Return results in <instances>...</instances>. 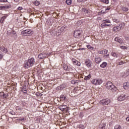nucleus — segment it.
<instances>
[{
    "label": "nucleus",
    "instance_id": "f257e3e1",
    "mask_svg": "<svg viewBox=\"0 0 129 129\" xmlns=\"http://www.w3.org/2000/svg\"><path fill=\"white\" fill-rule=\"evenodd\" d=\"M34 64H35V58L31 57V58H29L24 63V67L25 69H28V68H30V67L34 66Z\"/></svg>",
    "mask_w": 129,
    "mask_h": 129
},
{
    "label": "nucleus",
    "instance_id": "f03ea898",
    "mask_svg": "<svg viewBox=\"0 0 129 129\" xmlns=\"http://www.w3.org/2000/svg\"><path fill=\"white\" fill-rule=\"evenodd\" d=\"M105 86L108 90H111L113 92H115L117 90V88L112 84L110 81H108L106 83Z\"/></svg>",
    "mask_w": 129,
    "mask_h": 129
},
{
    "label": "nucleus",
    "instance_id": "7ed1b4c3",
    "mask_svg": "<svg viewBox=\"0 0 129 129\" xmlns=\"http://www.w3.org/2000/svg\"><path fill=\"white\" fill-rule=\"evenodd\" d=\"M22 36H32L34 34V31L32 29H28L21 31Z\"/></svg>",
    "mask_w": 129,
    "mask_h": 129
},
{
    "label": "nucleus",
    "instance_id": "20e7f679",
    "mask_svg": "<svg viewBox=\"0 0 129 129\" xmlns=\"http://www.w3.org/2000/svg\"><path fill=\"white\" fill-rule=\"evenodd\" d=\"M91 83L94 85H100L102 83V80L101 79H93L91 81Z\"/></svg>",
    "mask_w": 129,
    "mask_h": 129
},
{
    "label": "nucleus",
    "instance_id": "39448f33",
    "mask_svg": "<svg viewBox=\"0 0 129 129\" xmlns=\"http://www.w3.org/2000/svg\"><path fill=\"white\" fill-rule=\"evenodd\" d=\"M99 103L102 105H108L110 103V100L109 99H104L100 100Z\"/></svg>",
    "mask_w": 129,
    "mask_h": 129
},
{
    "label": "nucleus",
    "instance_id": "423d86ee",
    "mask_svg": "<svg viewBox=\"0 0 129 129\" xmlns=\"http://www.w3.org/2000/svg\"><path fill=\"white\" fill-rule=\"evenodd\" d=\"M82 32L81 31V30L78 29V30H76L74 31V34H73V36L74 37V38H79V37H80V35H81Z\"/></svg>",
    "mask_w": 129,
    "mask_h": 129
},
{
    "label": "nucleus",
    "instance_id": "0eeeda50",
    "mask_svg": "<svg viewBox=\"0 0 129 129\" xmlns=\"http://www.w3.org/2000/svg\"><path fill=\"white\" fill-rule=\"evenodd\" d=\"M125 100V95L124 94H122L120 95L117 98L118 101H123V100Z\"/></svg>",
    "mask_w": 129,
    "mask_h": 129
},
{
    "label": "nucleus",
    "instance_id": "6e6552de",
    "mask_svg": "<svg viewBox=\"0 0 129 129\" xmlns=\"http://www.w3.org/2000/svg\"><path fill=\"white\" fill-rule=\"evenodd\" d=\"M85 64L88 67H91V66H92V62L90 59H87L85 62Z\"/></svg>",
    "mask_w": 129,
    "mask_h": 129
},
{
    "label": "nucleus",
    "instance_id": "1a4fd4ad",
    "mask_svg": "<svg viewBox=\"0 0 129 129\" xmlns=\"http://www.w3.org/2000/svg\"><path fill=\"white\" fill-rule=\"evenodd\" d=\"M38 57L39 59H44V58H46V57H47V53L42 52L39 54Z\"/></svg>",
    "mask_w": 129,
    "mask_h": 129
},
{
    "label": "nucleus",
    "instance_id": "9d476101",
    "mask_svg": "<svg viewBox=\"0 0 129 129\" xmlns=\"http://www.w3.org/2000/svg\"><path fill=\"white\" fill-rule=\"evenodd\" d=\"M114 40L120 44H122V43H123V40H122V39L119 37H115L114 39Z\"/></svg>",
    "mask_w": 129,
    "mask_h": 129
},
{
    "label": "nucleus",
    "instance_id": "9b49d317",
    "mask_svg": "<svg viewBox=\"0 0 129 129\" xmlns=\"http://www.w3.org/2000/svg\"><path fill=\"white\" fill-rule=\"evenodd\" d=\"M0 50L1 52H3V53H8V52H9V51L8 50V49L6 47H5V46H0Z\"/></svg>",
    "mask_w": 129,
    "mask_h": 129
},
{
    "label": "nucleus",
    "instance_id": "f8f14e48",
    "mask_svg": "<svg viewBox=\"0 0 129 129\" xmlns=\"http://www.w3.org/2000/svg\"><path fill=\"white\" fill-rule=\"evenodd\" d=\"M123 88L125 89V90H127L129 88V82H126L123 84Z\"/></svg>",
    "mask_w": 129,
    "mask_h": 129
},
{
    "label": "nucleus",
    "instance_id": "ddd939ff",
    "mask_svg": "<svg viewBox=\"0 0 129 129\" xmlns=\"http://www.w3.org/2000/svg\"><path fill=\"white\" fill-rule=\"evenodd\" d=\"M112 31L114 33H117V32H119V31H120V29H119L118 26H114L112 28Z\"/></svg>",
    "mask_w": 129,
    "mask_h": 129
},
{
    "label": "nucleus",
    "instance_id": "4468645a",
    "mask_svg": "<svg viewBox=\"0 0 129 129\" xmlns=\"http://www.w3.org/2000/svg\"><path fill=\"white\" fill-rule=\"evenodd\" d=\"M108 52V50L106 49H104L102 50H99L98 53L100 54L101 55H105V54H107Z\"/></svg>",
    "mask_w": 129,
    "mask_h": 129
},
{
    "label": "nucleus",
    "instance_id": "2eb2a0df",
    "mask_svg": "<svg viewBox=\"0 0 129 129\" xmlns=\"http://www.w3.org/2000/svg\"><path fill=\"white\" fill-rule=\"evenodd\" d=\"M95 61L96 64H99L102 61V59L100 57H96L95 58Z\"/></svg>",
    "mask_w": 129,
    "mask_h": 129
},
{
    "label": "nucleus",
    "instance_id": "dca6fc26",
    "mask_svg": "<svg viewBox=\"0 0 129 129\" xmlns=\"http://www.w3.org/2000/svg\"><path fill=\"white\" fill-rule=\"evenodd\" d=\"M72 61L73 62V64L74 65H77V66H80L81 65L80 62L78 61L77 60L74 58L72 59Z\"/></svg>",
    "mask_w": 129,
    "mask_h": 129
},
{
    "label": "nucleus",
    "instance_id": "f3484780",
    "mask_svg": "<svg viewBox=\"0 0 129 129\" xmlns=\"http://www.w3.org/2000/svg\"><path fill=\"white\" fill-rule=\"evenodd\" d=\"M111 25L106 24V23H102L100 25L101 28H102L103 29H104V28H106L107 27H111Z\"/></svg>",
    "mask_w": 129,
    "mask_h": 129
},
{
    "label": "nucleus",
    "instance_id": "a211bd4d",
    "mask_svg": "<svg viewBox=\"0 0 129 129\" xmlns=\"http://www.w3.org/2000/svg\"><path fill=\"white\" fill-rule=\"evenodd\" d=\"M125 26V24H124V23L121 22L118 27L119 29H120V30H122V29H123L124 28Z\"/></svg>",
    "mask_w": 129,
    "mask_h": 129
},
{
    "label": "nucleus",
    "instance_id": "6ab92c4d",
    "mask_svg": "<svg viewBox=\"0 0 129 129\" xmlns=\"http://www.w3.org/2000/svg\"><path fill=\"white\" fill-rule=\"evenodd\" d=\"M82 12L83 13H85V14H89V13H90V12H89V10H88L86 8H83V9H82Z\"/></svg>",
    "mask_w": 129,
    "mask_h": 129
},
{
    "label": "nucleus",
    "instance_id": "aec40b11",
    "mask_svg": "<svg viewBox=\"0 0 129 129\" xmlns=\"http://www.w3.org/2000/svg\"><path fill=\"white\" fill-rule=\"evenodd\" d=\"M59 108L61 111H64L65 109H66V105H61L59 106Z\"/></svg>",
    "mask_w": 129,
    "mask_h": 129
},
{
    "label": "nucleus",
    "instance_id": "412c9836",
    "mask_svg": "<svg viewBox=\"0 0 129 129\" xmlns=\"http://www.w3.org/2000/svg\"><path fill=\"white\" fill-rule=\"evenodd\" d=\"M107 66V63L106 62H103L102 64H100V67L101 68H105Z\"/></svg>",
    "mask_w": 129,
    "mask_h": 129
},
{
    "label": "nucleus",
    "instance_id": "4be33fe9",
    "mask_svg": "<svg viewBox=\"0 0 129 129\" xmlns=\"http://www.w3.org/2000/svg\"><path fill=\"white\" fill-rule=\"evenodd\" d=\"M102 23L103 24H110V20L108 19L103 20Z\"/></svg>",
    "mask_w": 129,
    "mask_h": 129
},
{
    "label": "nucleus",
    "instance_id": "5701e85b",
    "mask_svg": "<svg viewBox=\"0 0 129 129\" xmlns=\"http://www.w3.org/2000/svg\"><path fill=\"white\" fill-rule=\"evenodd\" d=\"M114 129H122V127L119 124H116L114 126Z\"/></svg>",
    "mask_w": 129,
    "mask_h": 129
},
{
    "label": "nucleus",
    "instance_id": "b1692460",
    "mask_svg": "<svg viewBox=\"0 0 129 129\" xmlns=\"http://www.w3.org/2000/svg\"><path fill=\"white\" fill-rule=\"evenodd\" d=\"M66 3L68 6H71L72 4V0H66Z\"/></svg>",
    "mask_w": 129,
    "mask_h": 129
},
{
    "label": "nucleus",
    "instance_id": "393cba45",
    "mask_svg": "<svg viewBox=\"0 0 129 129\" xmlns=\"http://www.w3.org/2000/svg\"><path fill=\"white\" fill-rule=\"evenodd\" d=\"M87 47L89 50H93V51H94V47L91 46V45H87Z\"/></svg>",
    "mask_w": 129,
    "mask_h": 129
},
{
    "label": "nucleus",
    "instance_id": "a878e982",
    "mask_svg": "<svg viewBox=\"0 0 129 129\" xmlns=\"http://www.w3.org/2000/svg\"><path fill=\"white\" fill-rule=\"evenodd\" d=\"M105 123H102L99 125V127H100L102 129H104V127H105Z\"/></svg>",
    "mask_w": 129,
    "mask_h": 129
},
{
    "label": "nucleus",
    "instance_id": "bb28decb",
    "mask_svg": "<svg viewBox=\"0 0 129 129\" xmlns=\"http://www.w3.org/2000/svg\"><path fill=\"white\" fill-rule=\"evenodd\" d=\"M3 8H4V10H9V9H10V8H12V6H11V5L4 6H3Z\"/></svg>",
    "mask_w": 129,
    "mask_h": 129
},
{
    "label": "nucleus",
    "instance_id": "cd10ccee",
    "mask_svg": "<svg viewBox=\"0 0 129 129\" xmlns=\"http://www.w3.org/2000/svg\"><path fill=\"white\" fill-rule=\"evenodd\" d=\"M91 78V76H90V74H89L88 76H86L84 78L85 80H89Z\"/></svg>",
    "mask_w": 129,
    "mask_h": 129
},
{
    "label": "nucleus",
    "instance_id": "c85d7f7f",
    "mask_svg": "<svg viewBox=\"0 0 129 129\" xmlns=\"http://www.w3.org/2000/svg\"><path fill=\"white\" fill-rule=\"evenodd\" d=\"M121 9L124 12H127V11H128V8H127L126 7H122Z\"/></svg>",
    "mask_w": 129,
    "mask_h": 129
},
{
    "label": "nucleus",
    "instance_id": "c756f323",
    "mask_svg": "<svg viewBox=\"0 0 129 129\" xmlns=\"http://www.w3.org/2000/svg\"><path fill=\"white\" fill-rule=\"evenodd\" d=\"M100 2L104 3V4H106V5H107L109 3L108 0H100Z\"/></svg>",
    "mask_w": 129,
    "mask_h": 129
},
{
    "label": "nucleus",
    "instance_id": "7c9ffc66",
    "mask_svg": "<svg viewBox=\"0 0 129 129\" xmlns=\"http://www.w3.org/2000/svg\"><path fill=\"white\" fill-rule=\"evenodd\" d=\"M111 56H112L113 57H115L116 58H117V54H116V53H115L114 52H111Z\"/></svg>",
    "mask_w": 129,
    "mask_h": 129
},
{
    "label": "nucleus",
    "instance_id": "2f4dec72",
    "mask_svg": "<svg viewBox=\"0 0 129 129\" xmlns=\"http://www.w3.org/2000/svg\"><path fill=\"white\" fill-rule=\"evenodd\" d=\"M60 32H64V31H65V30H66V26H62L61 28H60Z\"/></svg>",
    "mask_w": 129,
    "mask_h": 129
},
{
    "label": "nucleus",
    "instance_id": "473e14b6",
    "mask_svg": "<svg viewBox=\"0 0 129 129\" xmlns=\"http://www.w3.org/2000/svg\"><path fill=\"white\" fill-rule=\"evenodd\" d=\"M34 4L35 5V6H39V5H40V2H39L38 1H35L34 3Z\"/></svg>",
    "mask_w": 129,
    "mask_h": 129
},
{
    "label": "nucleus",
    "instance_id": "72a5a7b5",
    "mask_svg": "<svg viewBox=\"0 0 129 129\" xmlns=\"http://www.w3.org/2000/svg\"><path fill=\"white\" fill-rule=\"evenodd\" d=\"M120 48H121V49H122L123 50H124L125 49H127V47H126L125 46H123V45L120 46Z\"/></svg>",
    "mask_w": 129,
    "mask_h": 129
},
{
    "label": "nucleus",
    "instance_id": "f704fd0d",
    "mask_svg": "<svg viewBox=\"0 0 129 129\" xmlns=\"http://www.w3.org/2000/svg\"><path fill=\"white\" fill-rule=\"evenodd\" d=\"M63 69L64 70H69V68H68V66H67V65L63 66Z\"/></svg>",
    "mask_w": 129,
    "mask_h": 129
},
{
    "label": "nucleus",
    "instance_id": "c9c22d12",
    "mask_svg": "<svg viewBox=\"0 0 129 129\" xmlns=\"http://www.w3.org/2000/svg\"><path fill=\"white\" fill-rule=\"evenodd\" d=\"M78 3H85V2L87 1V0H77Z\"/></svg>",
    "mask_w": 129,
    "mask_h": 129
},
{
    "label": "nucleus",
    "instance_id": "e433bc0d",
    "mask_svg": "<svg viewBox=\"0 0 129 129\" xmlns=\"http://www.w3.org/2000/svg\"><path fill=\"white\" fill-rule=\"evenodd\" d=\"M1 3H7L8 2V0H0Z\"/></svg>",
    "mask_w": 129,
    "mask_h": 129
},
{
    "label": "nucleus",
    "instance_id": "4c0bfd02",
    "mask_svg": "<svg viewBox=\"0 0 129 129\" xmlns=\"http://www.w3.org/2000/svg\"><path fill=\"white\" fill-rule=\"evenodd\" d=\"M56 89V90H62L60 86L57 87Z\"/></svg>",
    "mask_w": 129,
    "mask_h": 129
},
{
    "label": "nucleus",
    "instance_id": "58836bf2",
    "mask_svg": "<svg viewBox=\"0 0 129 129\" xmlns=\"http://www.w3.org/2000/svg\"><path fill=\"white\" fill-rule=\"evenodd\" d=\"M71 83H72V84H75L76 83V81H75L74 80H72Z\"/></svg>",
    "mask_w": 129,
    "mask_h": 129
},
{
    "label": "nucleus",
    "instance_id": "ea45409f",
    "mask_svg": "<svg viewBox=\"0 0 129 129\" xmlns=\"http://www.w3.org/2000/svg\"><path fill=\"white\" fill-rule=\"evenodd\" d=\"M60 86V88L62 90V89H63V88H65V86H64V85H61Z\"/></svg>",
    "mask_w": 129,
    "mask_h": 129
},
{
    "label": "nucleus",
    "instance_id": "a19ab883",
    "mask_svg": "<svg viewBox=\"0 0 129 129\" xmlns=\"http://www.w3.org/2000/svg\"><path fill=\"white\" fill-rule=\"evenodd\" d=\"M22 10H23V7H19L18 8V11H22Z\"/></svg>",
    "mask_w": 129,
    "mask_h": 129
},
{
    "label": "nucleus",
    "instance_id": "79ce46f5",
    "mask_svg": "<svg viewBox=\"0 0 129 129\" xmlns=\"http://www.w3.org/2000/svg\"><path fill=\"white\" fill-rule=\"evenodd\" d=\"M4 56L3 55V54H2V52L0 51V59H3V57Z\"/></svg>",
    "mask_w": 129,
    "mask_h": 129
},
{
    "label": "nucleus",
    "instance_id": "37998d69",
    "mask_svg": "<svg viewBox=\"0 0 129 129\" xmlns=\"http://www.w3.org/2000/svg\"><path fill=\"white\" fill-rule=\"evenodd\" d=\"M6 19H7V17L6 16H3L2 18V20H3V21H5V20H6Z\"/></svg>",
    "mask_w": 129,
    "mask_h": 129
},
{
    "label": "nucleus",
    "instance_id": "c03bdc74",
    "mask_svg": "<svg viewBox=\"0 0 129 129\" xmlns=\"http://www.w3.org/2000/svg\"><path fill=\"white\" fill-rule=\"evenodd\" d=\"M104 57H105V58H109V54L104 55Z\"/></svg>",
    "mask_w": 129,
    "mask_h": 129
},
{
    "label": "nucleus",
    "instance_id": "a18cd8bd",
    "mask_svg": "<svg viewBox=\"0 0 129 129\" xmlns=\"http://www.w3.org/2000/svg\"><path fill=\"white\" fill-rule=\"evenodd\" d=\"M3 97H4V98H7V95H6V94H3Z\"/></svg>",
    "mask_w": 129,
    "mask_h": 129
},
{
    "label": "nucleus",
    "instance_id": "49530a36",
    "mask_svg": "<svg viewBox=\"0 0 129 129\" xmlns=\"http://www.w3.org/2000/svg\"><path fill=\"white\" fill-rule=\"evenodd\" d=\"M0 10H4V6H0Z\"/></svg>",
    "mask_w": 129,
    "mask_h": 129
},
{
    "label": "nucleus",
    "instance_id": "de8ad7c7",
    "mask_svg": "<svg viewBox=\"0 0 129 129\" xmlns=\"http://www.w3.org/2000/svg\"><path fill=\"white\" fill-rule=\"evenodd\" d=\"M126 121H129V117H127L126 118Z\"/></svg>",
    "mask_w": 129,
    "mask_h": 129
},
{
    "label": "nucleus",
    "instance_id": "09e8293b",
    "mask_svg": "<svg viewBox=\"0 0 129 129\" xmlns=\"http://www.w3.org/2000/svg\"><path fill=\"white\" fill-rule=\"evenodd\" d=\"M110 10V8H107L105 10V11H109Z\"/></svg>",
    "mask_w": 129,
    "mask_h": 129
},
{
    "label": "nucleus",
    "instance_id": "8fccbe9b",
    "mask_svg": "<svg viewBox=\"0 0 129 129\" xmlns=\"http://www.w3.org/2000/svg\"><path fill=\"white\" fill-rule=\"evenodd\" d=\"M12 33H13V35H16V31H13Z\"/></svg>",
    "mask_w": 129,
    "mask_h": 129
},
{
    "label": "nucleus",
    "instance_id": "3c124183",
    "mask_svg": "<svg viewBox=\"0 0 129 129\" xmlns=\"http://www.w3.org/2000/svg\"><path fill=\"white\" fill-rule=\"evenodd\" d=\"M122 64V62H119V65H121Z\"/></svg>",
    "mask_w": 129,
    "mask_h": 129
},
{
    "label": "nucleus",
    "instance_id": "603ef678",
    "mask_svg": "<svg viewBox=\"0 0 129 129\" xmlns=\"http://www.w3.org/2000/svg\"><path fill=\"white\" fill-rule=\"evenodd\" d=\"M80 23L81 22L82 23V21L80 20V21H79Z\"/></svg>",
    "mask_w": 129,
    "mask_h": 129
},
{
    "label": "nucleus",
    "instance_id": "864d4df0",
    "mask_svg": "<svg viewBox=\"0 0 129 129\" xmlns=\"http://www.w3.org/2000/svg\"><path fill=\"white\" fill-rule=\"evenodd\" d=\"M116 23H119V21H116Z\"/></svg>",
    "mask_w": 129,
    "mask_h": 129
},
{
    "label": "nucleus",
    "instance_id": "5fc2aeb1",
    "mask_svg": "<svg viewBox=\"0 0 129 129\" xmlns=\"http://www.w3.org/2000/svg\"><path fill=\"white\" fill-rule=\"evenodd\" d=\"M82 50H84V48H82Z\"/></svg>",
    "mask_w": 129,
    "mask_h": 129
},
{
    "label": "nucleus",
    "instance_id": "6e6d98bb",
    "mask_svg": "<svg viewBox=\"0 0 129 129\" xmlns=\"http://www.w3.org/2000/svg\"><path fill=\"white\" fill-rule=\"evenodd\" d=\"M65 98H66V97H64V99H65Z\"/></svg>",
    "mask_w": 129,
    "mask_h": 129
}]
</instances>
